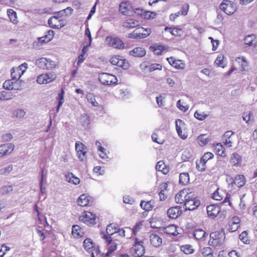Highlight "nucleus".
Masks as SVG:
<instances>
[{"label":"nucleus","instance_id":"54","mask_svg":"<svg viewBox=\"0 0 257 257\" xmlns=\"http://www.w3.org/2000/svg\"><path fill=\"white\" fill-rule=\"evenodd\" d=\"M196 169L200 172L204 171L206 168V163L202 161L200 159L199 161H197L196 162Z\"/></svg>","mask_w":257,"mask_h":257},{"label":"nucleus","instance_id":"48","mask_svg":"<svg viewBox=\"0 0 257 257\" xmlns=\"http://www.w3.org/2000/svg\"><path fill=\"white\" fill-rule=\"evenodd\" d=\"M72 233L74 237H79L82 236L80 227L77 225H74L72 226Z\"/></svg>","mask_w":257,"mask_h":257},{"label":"nucleus","instance_id":"42","mask_svg":"<svg viewBox=\"0 0 257 257\" xmlns=\"http://www.w3.org/2000/svg\"><path fill=\"white\" fill-rule=\"evenodd\" d=\"M13 98V94L10 92L6 91H0V100H10Z\"/></svg>","mask_w":257,"mask_h":257},{"label":"nucleus","instance_id":"45","mask_svg":"<svg viewBox=\"0 0 257 257\" xmlns=\"http://www.w3.org/2000/svg\"><path fill=\"white\" fill-rule=\"evenodd\" d=\"M198 144L200 146H204L209 142V139L206 135H201L198 137Z\"/></svg>","mask_w":257,"mask_h":257},{"label":"nucleus","instance_id":"27","mask_svg":"<svg viewBox=\"0 0 257 257\" xmlns=\"http://www.w3.org/2000/svg\"><path fill=\"white\" fill-rule=\"evenodd\" d=\"M65 180L67 182L74 185H78L80 182L79 178L75 176V175L71 172H68L65 175Z\"/></svg>","mask_w":257,"mask_h":257},{"label":"nucleus","instance_id":"15","mask_svg":"<svg viewBox=\"0 0 257 257\" xmlns=\"http://www.w3.org/2000/svg\"><path fill=\"white\" fill-rule=\"evenodd\" d=\"M136 244L133 248V252L135 256L141 257L145 253V248L143 245L142 241H138V239H136Z\"/></svg>","mask_w":257,"mask_h":257},{"label":"nucleus","instance_id":"50","mask_svg":"<svg viewBox=\"0 0 257 257\" xmlns=\"http://www.w3.org/2000/svg\"><path fill=\"white\" fill-rule=\"evenodd\" d=\"M180 249L182 251L184 252L185 254H191L193 252L192 246L189 244L182 245L180 247Z\"/></svg>","mask_w":257,"mask_h":257},{"label":"nucleus","instance_id":"4","mask_svg":"<svg viewBox=\"0 0 257 257\" xmlns=\"http://www.w3.org/2000/svg\"><path fill=\"white\" fill-rule=\"evenodd\" d=\"M151 33V29H145L141 27L136 29L133 32L130 33L128 37L131 39H140L147 38L150 35Z\"/></svg>","mask_w":257,"mask_h":257},{"label":"nucleus","instance_id":"8","mask_svg":"<svg viewBox=\"0 0 257 257\" xmlns=\"http://www.w3.org/2000/svg\"><path fill=\"white\" fill-rule=\"evenodd\" d=\"M48 23L50 27L53 29H60L65 25L63 20L57 16L51 17L48 20Z\"/></svg>","mask_w":257,"mask_h":257},{"label":"nucleus","instance_id":"44","mask_svg":"<svg viewBox=\"0 0 257 257\" xmlns=\"http://www.w3.org/2000/svg\"><path fill=\"white\" fill-rule=\"evenodd\" d=\"M255 37L254 35H250L246 36L244 39V44L246 47L251 46Z\"/></svg>","mask_w":257,"mask_h":257},{"label":"nucleus","instance_id":"37","mask_svg":"<svg viewBox=\"0 0 257 257\" xmlns=\"http://www.w3.org/2000/svg\"><path fill=\"white\" fill-rule=\"evenodd\" d=\"M241 157L237 153H234L231 156V161L235 166L240 165L241 163Z\"/></svg>","mask_w":257,"mask_h":257},{"label":"nucleus","instance_id":"47","mask_svg":"<svg viewBox=\"0 0 257 257\" xmlns=\"http://www.w3.org/2000/svg\"><path fill=\"white\" fill-rule=\"evenodd\" d=\"M201 253L204 257H213L212 250L209 247L203 248L202 249Z\"/></svg>","mask_w":257,"mask_h":257},{"label":"nucleus","instance_id":"59","mask_svg":"<svg viewBox=\"0 0 257 257\" xmlns=\"http://www.w3.org/2000/svg\"><path fill=\"white\" fill-rule=\"evenodd\" d=\"M13 170V166L12 165H9L6 168L0 169V175H7Z\"/></svg>","mask_w":257,"mask_h":257},{"label":"nucleus","instance_id":"52","mask_svg":"<svg viewBox=\"0 0 257 257\" xmlns=\"http://www.w3.org/2000/svg\"><path fill=\"white\" fill-rule=\"evenodd\" d=\"M13 190V186L11 185L4 186L0 188V193L2 195H6Z\"/></svg>","mask_w":257,"mask_h":257},{"label":"nucleus","instance_id":"49","mask_svg":"<svg viewBox=\"0 0 257 257\" xmlns=\"http://www.w3.org/2000/svg\"><path fill=\"white\" fill-rule=\"evenodd\" d=\"M242 118L246 123H249V121L253 120V116L251 112H245L242 114Z\"/></svg>","mask_w":257,"mask_h":257},{"label":"nucleus","instance_id":"7","mask_svg":"<svg viewBox=\"0 0 257 257\" xmlns=\"http://www.w3.org/2000/svg\"><path fill=\"white\" fill-rule=\"evenodd\" d=\"M220 8L228 15L233 14L236 11L233 3L229 0H223L220 5Z\"/></svg>","mask_w":257,"mask_h":257},{"label":"nucleus","instance_id":"32","mask_svg":"<svg viewBox=\"0 0 257 257\" xmlns=\"http://www.w3.org/2000/svg\"><path fill=\"white\" fill-rule=\"evenodd\" d=\"M80 122L85 128H88L90 122L89 116L85 113L82 114L80 117Z\"/></svg>","mask_w":257,"mask_h":257},{"label":"nucleus","instance_id":"17","mask_svg":"<svg viewBox=\"0 0 257 257\" xmlns=\"http://www.w3.org/2000/svg\"><path fill=\"white\" fill-rule=\"evenodd\" d=\"M15 145L12 143H8L0 146V158L10 154L14 150Z\"/></svg>","mask_w":257,"mask_h":257},{"label":"nucleus","instance_id":"11","mask_svg":"<svg viewBox=\"0 0 257 257\" xmlns=\"http://www.w3.org/2000/svg\"><path fill=\"white\" fill-rule=\"evenodd\" d=\"M3 88L6 90H19L21 89L22 84H20V82H17L12 79L11 80L5 81L3 83Z\"/></svg>","mask_w":257,"mask_h":257},{"label":"nucleus","instance_id":"55","mask_svg":"<svg viewBox=\"0 0 257 257\" xmlns=\"http://www.w3.org/2000/svg\"><path fill=\"white\" fill-rule=\"evenodd\" d=\"M214 155L212 153L210 152H207L204 154L203 157L200 159L202 160V161L206 164L207 162L209 160L212 159Z\"/></svg>","mask_w":257,"mask_h":257},{"label":"nucleus","instance_id":"29","mask_svg":"<svg viewBox=\"0 0 257 257\" xmlns=\"http://www.w3.org/2000/svg\"><path fill=\"white\" fill-rule=\"evenodd\" d=\"M176 128L177 132V133L181 138L185 139L187 138V136L185 135H182V132L181 130V127L184 125V122L181 119H178L176 120Z\"/></svg>","mask_w":257,"mask_h":257},{"label":"nucleus","instance_id":"21","mask_svg":"<svg viewBox=\"0 0 257 257\" xmlns=\"http://www.w3.org/2000/svg\"><path fill=\"white\" fill-rule=\"evenodd\" d=\"M83 246L85 250L91 253V257H95L94 252V243L90 238H86L83 242Z\"/></svg>","mask_w":257,"mask_h":257},{"label":"nucleus","instance_id":"63","mask_svg":"<svg viewBox=\"0 0 257 257\" xmlns=\"http://www.w3.org/2000/svg\"><path fill=\"white\" fill-rule=\"evenodd\" d=\"M85 146L81 143L77 142L75 143V150L76 152H81L82 150H85Z\"/></svg>","mask_w":257,"mask_h":257},{"label":"nucleus","instance_id":"26","mask_svg":"<svg viewBox=\"0 0 257 257\" xmlns=\"http://www.w3.org/2000/svg\"><path fill=\"white\" fill-rule=\"evenodd\" d=\"M131 55L135 57H141L146 55L145 49L142 47H136L129 52Z\"/></svg>","mask_w":257,"mask_h":257},{"label":"nucleus","instance_id":"10","mask_svg":"<svg viewBox=\"0 0 257 257\" xmlns=\"http://www.w3.org/2000/svg\"><path fill=\"white\" fill-rule=\"evenodd\" d=\"M106 42L109 46L117 49H122L124 48L123 42L119 38L114 37H107Z\"/></svg>","mask_w":257,"mask_h":257},{"label":"nucleus","instance_id":"24","mask_svg":"<svg viewBox=\"0 0 257 257\" xmlns=\"http://www.w3.org/2000/svg\"><path fill=\"white\" fill-rule=\"evenodd\" d=\"M150 241L151 244L155 247H158L162 243V239L156 234L150 235Z\"/></svg>","mask_w":257,"mask_h":257},{"label":"nucleus","instance_id":"51","mask_svg":"<svg viewBox=\"0 0 257 257\" xmlns=\"http://www.w3.org/2000/svg\"><path fill=\"white\" fill-rule=\"evenodd\" d=\"M224 56L222 54H219L216 59L214 63L217 67H224Z\"/></svg>","mask_w":257,"mask_h":257},{"label":"nucleus","instance_id":"31","mask_svg":"<svg viewBox=\"0 0 257 257\" xmlns=\"http://www.w3.org/2000/svg\"><path fill=\"white\" fill-rule=\"evenodd\" d=\"M245 178L243 175H237L235 177L233 183L238 187H241L245 184Z\"/></svg>","mask_w":257,"mask_h":257},{"label":"nucleus","instance_id":"3","mask_svg":"<svg viewBox=\"0 0 257 257\" xmlns=\"http://www.w3.org/2000/svg\"><path fill=\"white\" fill-rule=\"evenodd\" d=\"M35 64L39 68L43 70H51L55 68V62L50 59L42 57L37 59Z\"/></svg>","mask_w":257,"mask_h":257},{"label":"nucleus","instance_id":"6","mask_svg":"<svg viewBox=\"0 0 257 257\" xmlns=\"http://www.w3.org/2000/svg\"><path fill=\"white\" fill-rule=\"evenodd\" d=\"M57 77L56 74L54 72L43 73L37 77V82L40 84H47L54 81Z\"/></svg>","mask_w":257,"mask_h":257},{"label":"nucleus","instance_id":"20","mask_svg":"<svg viewBox=\"0 0 257 257\" xmlns=\"http://www.w3.org/2000/svg\"><path fill=\"white\" fill-rule=\"evenodd\" d=\"M208 215L212 218L215 217L220 211V207L217 205H210L206 208Z\"/></svg>","mask_w":257,"mask_h":257},{"label":"nucleus","instance_id":"22","mask_svg":"<svg viewBox=\"0 0 257 257\" xmlns=\"http://www.w3.org/2000/svg\"><path fill=\"white\" fill-rule=\"evenodd\" d=\"M167 60L171 66L176 69H183L185 68V64L180 60H175L172 57L167 58Z\"/></svg>","mask_w":257,"mask_h":257},{"label":"nucleus","instance_id":"25","mask_svg":"<svg viewBox=\"0 0 257 257\" xmlns=\"http://www.w3.org/2000/svg\"><path fill=\"white\" fill-rule=\"evenodd\" d=\"M139 25L140 23L138 21L132 19H128L126 20L122 24V26L123 27L127 29L134 28Z\"/></svg>","mask_w":257,"mask_h":257},{"label":"nucleus","instance_id":"23","mask_svg":"<svg viewBox=\"0 0 257 257\" xmlns=\"http://www.w3.org/2000/svg\"><path fill=\"white\" fill-rule=\"evenodd\" d=\"M240 219L237 217H233L229 222L228 230L230 232L235 231L239 227Z\"/></svg>","mask_w":257,"mask_h":257},{"label":"nucleus","instance_id":"19","mask_svg":"<svg viewBox=\"0 0 257 257\" xmlns=\"http://www.w3.org/2000/svg\"><path fill=\"white\" fill-rule=\"evenodd\" d=\"M182 213L181 207L179 206H175L170 208L167 211V214L169 218L176 219Z\"/></svg>","mask_w":257,"mask_h":257},{"label":"nucleus","instance_id":"14","mask_svg":"<svg viewBox=\"0 0 257 257\" xmlns=\"http://www.w3.org/2000/svg\"><path fill=\"white\" fill-rule=\"evenodd\" d=\"M224 195H225L226 196L222 203H224L227 202L228 205L230 206L231 202L230 201V195L223 192V191H219L218 189H217L212 194V197L213 199L216 200H221L224 197Z\"/></svg>","mask_w":257,"mask_h":257},{"label":"nucleus","instance_id":"58","mask_svg":"<svg viewBox=\"0 0 257 257\" xmlns=\"http://www.w3.org/2000/svg\"><path fill=\"white\" fill-rule=\"evenodd\" d=\"M194 116L199 120H203L208 116V115L205 114L204 112H199L196 111L194 113Z\"/></svg>","mask_w":257,"mask_h":257},{"label":"nucleus","instance_id":"36","mask_svg":"<svg viewBox=\"0 0 257 257\" xmlns=\"http://www.w3.org/2000/svg\"><path fill=\"white\" fill-rule=\"evenodd\" d=\"M153 203L154 202L152 200L147 202L142 201L140 203V206L144 210L149 211L153 208Z\"/></svg>","mask_w":257,"mask_h":257},{"label":"nucleus","instance_id":"16","mask_svg":"<svg viewBox=\"0 0 257 257\" xmlns=\"http://www.w3.org/2000/svg\"><path fill=\"white\" fill-rule=\"evenodd\" d=\"M79 219L87 224H94L95 222V215L90 212H85L84 215L80 216Z\"/></svg>","mask_w":257,"mask_h":257},{"label":"nucleus","instance_id":"43","mask_svg":"<svg viewBox=\"0 0 257 257\" xmlns=\"http://www.w3.org/2000/svg\"><path fill=\"white\" fill-rule=\"evenodd\" d=\"M117 66L121 67L123 69L126 70L130 67V64L126 60L122 59L121 57H120Z\"/></svg>","mask_w":257,"mask_h":257},{"label":"nucleus","instance_id":"12","mask_svg":"<svg viewBox=\"0 0 257 257\" xmlns=\"http://www.w3.org/2000/svg\"><path fill=\"white\" fill-rule=\"evenodd\" d=\"M192 195L191 192H188L187 190H182L176 195L175 201L177 203H184L189 199V196Z\"/></svg>","mask_w":257,"mask_h":257},{"label":"nucleus","instance_id":"60","mask_svg":"<svg viewBox=\"0 0 257 257\" xmlns=\"http://www.w3.org/2000/svg\"><path fill=\"white\" fill-rule=\"evenodd\" d=\"M123 202L125 204H133L134 203L135 200L133 198L126 195L123 197Z\"/></svg>","mask_w":257,"mask_h":257},{"label":"nucleus","instance_id":"39","mask_svg":"<svg viewBox=\"0 0 257 257\" xmlns=\"http://www.w3.org/2000/svg\"><path fill=\"white\" fill-rule=\"evenodd\" d=\"M165 31H169L171 34L175 36H181L182 33V30L179 28H174L172 29L171 28H169L166 27L165 28Z\"/></svg>","mask_w":257,"mask_h":257},{"label":"nucleus","instance_id":"64","mask_svg":"<svg viewBox=\"0 0 257 257\" xmlns=\"http://www.w3.org/2000/svg\"><path fill=\"white\" fill-rule=\"evenodd\" d=\"M189 6L188 4H185V5H183L182 7L181 10L179 11L180 12H181V15H183V16L187 15L188 14V10H189Z\"/></svg>","mask_w":257,"mask_h":257},{"label":"nucleus","instance_id":"38","mask_svg":"<svg viewBox=\"0 0 257 257\" xmlns=\"http://www.w3.org/2000/svg\"><path fill=\"white\" fill-rule=\"evenodd\" d=\"M214 150L218 155L224 157L226 156V154L225 153V149L223 148V146L220 144H217L216 146H215Z\"/></svg>","mask_w":257,"mask_h":257},{"label":"nucleus","instance_id":"30","mask_svg":"<svg viewBox=\"0 0 257 257\" xmlns=\"http://www.w3.org/2000/svg\"><path fill=\"white\" fill-rule=\"evenodd\" d=\"M54 32L52 30L47 31L45 36L39 38L40 41L42 42H48L50 41L54 36Z\"/></svg>","mask_w":257,"mask_h":257},{"label":"nucleus","instance_id":"41","mask_svg":"<svg viewBox=\"0 0 257 257\" xmlns=\"http://www.w3.org/2000/svg\"><path fill=\"white\" fill-rule=\"evenodd\" d=\"M235 61L238 63H240L241 66V70L245 71L248 66L247 62L244 57H237Z\"/></svg>","mask_w":257,"mask_h":257},{"label":"nucleus","instance_id":"46","mask_svg":"<svg viewBox=\"0 0 257 257\" xmlns=\"http://www.w3.org/2000/svg\"><path fill=\"white\" fill-rule=\"evenodd\" d=\"M86 98L93 106L96 107L98 106V103L96 101L95 96L92 93L87 94Z\"/></svg>","mask_w":257,"mask_h":257},{"label":"nucleus","instance_id":"35","mask_svg":"<svg viewBox=\"0 0 257 257\" xmlns=\"http://www.w3.org/2000/svg\"><path fill=\"white\" fill-rule=\"evenodd\" d=\"M206 234V233L202 229H196L194 231V236L198 240H201L203 239Z\"/></svg>","mask_w":257,"mask_h":257},{"label":"nucleus","instance_id":"62","mask_svg":"<svg viewBox=\"0 0 257 257\" xmlns=\"http://www.w3.org/2000/svg\"><path fill=\"white\" fill-rule=\"evenodd\" d=\"M156 14L155 13L149 11L145 12L144 14V17L146 19H153L155 17Z\"/></svg>","mask_w":257,"mask_h":257},{"label":"nucleus","instance_id":"34","mask_svg":"<svg viewBox=\"0 0 257 257\" xmlns=\"http://www.w3.org/2000/svg\"><path fill=\"white\" fill-rule=\"evenodd\" d=\"M190 180L189 174L188 173H180L179 176V183L186 185L188 184Z\"/></svg>","mask_w":257,"mask_h":257},{"label":"nucleus","instance_id":"5","mask_svg":"<svg viewBox=\"0 0 257 257\" xmlns=\"http://www.w3.org/2000/svg\"><path fill=\"white\" fill-rule=\"evenodd\" d=\"M98 79L102 84L107 85H115L117 82V79L114 75L106 73L99 74Z\"/></svg>","mask_w":257,"mask_h":257},{"label":"nucleus","instance_id":"13","mask_svg":"<svg viewBox=\"0 0 257 257\" xmlns=\"http://www.w3.org/2000/svg\"><path fill=\"white\" fill-rule=\"evenodd\" d=\"M106 231L107 235L103 234L102 238L105 240V242H107V244H109L112 241L110 236L117 232V228L115 226V225L113 224H109L106 227Z\"/></svg>","mask_w":257,"mask_h":257},{"label":"nucleus","instance_id":"53","mask_svg":"<svg viewBox=\"0 0 257 257\" xmlns=\"http://www.w3.org/2000/svg\"><path fill=\"white\" fill-rule=\"evenodd\" d=\"M25 114L26 112L24 109H18L14 111L13 116L17 118H21L25 116Z\"/></svg>","mask_w":257,"mask_h":257},{"label":"nucleus","instance_id":"33","mask_svg":"<svg viewBox=\"0 0 257 257\" xmlns=\"http://www.w3.org/2000/svg\"><path fill=\"white\" fill-rule=\"evenodd\" d=\"M8 16L12 23L17 24L18 23L17 13L12 9L7 10Z\"/></svg>","mask_w":257,"mask_h":257},{"label":"nucleus","instance_id":"18","mask_svg":"<svg viewBox=\"0 0 257 257\" xmlns=\"http://www.w3.org/2000/svg\"><path fill=\"white\" fill-rule=\"evenodd\" d=\"M77 202L79 206L84 207L89 205L92 203V201L90 196L83 194L79 197Z\"/></svg>","mask_w":257,"mask_h":257},{"label":"nucleus","instance_id":"2","mask_svg":"<svg viewBox=\"0 0 257 257\" xmlns=\"http://www.w3.org/2000/svg\"><path fill=\"white\" fill-rule=\"evenodd\" d=\"M209 243L212 246H217L222 245L225 238L223 231H215L211 233Z\"/></svg>","mask_w":257,"mask_h":257},{"label":"nucleus","instance_id":"28","mask_svg":"<svg viewBox=\"0 0 257 257\" xmlns=\"http://www.w3.org/2000/svg\"><path fill=\"white\" fill-rule=\"evenodd\" d=\"M163 231L166 234L172 235H177L179 233L177 230L176 226L174 224L169 225L164 227Z\"/></svg>","mask_w":257,"mask_h":257},{"label":"nucleus","instance_id":"57","mask_svg":"<svg viewBox=\"0 0 257 257\" xmlns=\"http://www.w3.org/2000/svg\"><path fill=\"white\" fill-rule=\"evenodd\" d=\"M162 69V66L160 64L154 63L150 65L149 72H151L154 71L159 70H161Z\"/></svg>","mask_w":257,"mask_h":257},{"label":"nucleus","instance_id":"9","mask_svg":"<svg viewBox=\"0 0 257 257\" xmlns=\"http://www.w3.org/2000/svg\"><path fill=\"white\" fill-rule=\"evenodd\" d=\"M200 201L194 197L193 194L192 193V195L189 196V199L185 202L184 206L186 210H193L200 205Z\"/></svg>","mask_w":257,"mask_h":257},{"label":"nucleus","instance_id":"40","mask_svg":"<svg viewBox=\"0 0 257 257\" xmlns=\"http://www.w3.org/2000/svg\"><path fill=\"white\" fill-rule=\"evenodd\" d=\"M165 165L163 161H159L156 166V169L158 171L162 172L164 174H166L168 172L167 169H165Z\"/></svg>","mask_w":257,"mask_h":257},{"label":"nucleus","instance_id":"1","mask_svg":"<svg viewBox=\"0 0 257 257\" xmlns=\"http://www.w3.org/2000/svg\"><path fill=\"white\" fill-rule=\"evenodd\" d=\"M28 64L26 63H24L18 67L12 68L11 73L12 80L20 82V84H22V80H20V78L26 72Z\"/></svg>","mask_w":257,"mask_h":257},{"label":"nucleus","instance_id":"56","mask_svg":"<svg viewBox=\"0 0 257 257\" xmlns=\"http://www.w3.org/2000/svg\"><path fill=\"white\" fill-rule=\"evenodd\" d=\"M240 240L244 243H249V240L247 238V233L246 231H243L239 236Z\"/></svg>","mask_w":257,"mask_h":257},{"label":"nucleus","instance_id":"61","mask_svg":"<svg viewBox=\"0 0 257 257\" xmlns=\"http://www.w3.org/2000/svg\"><path fill=\"white\" fill-rule=\"evenodd\" d=\"M86 151L85 150H82L81 152H77L78 157L81 161L84 160L86 159Z\"/></svg>","mask_w":257,"mask_h":257}]
</instances>
